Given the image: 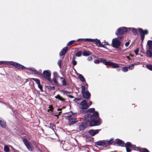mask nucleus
Here are the masks:
<instances>
[{
	"instance_id": "f257e3e1",
	"label": "nucleus",
	"mask_w": 152,
	"mask_h": 152,
	"mask_svg": "<svg viewBox=\"0 0 152 152\" xmlns=\"http://www.w3.org/2000/svg\"><path fill=\"white\" fill-rule=\"evenodd\" d=\"M98 118V113L96 111L86 115L84 116V120L86 122H89L91 126H99L101 124V120L97 119Z\"/></svg>"
},
{
	"instance_id": "f03ea898",
	"label": "nucleus",
	"mask_w": 152,
	"mask_h": 152,
	"mask_svg": "<svg viewBox=\"0 0 152 152\" xmlns=\"http://www.w3.org/2000/svg\"><path fill=\"white\" fill-rule=\"evenodd\" d=\"M123 38V36L118 37L116 38L113 39L112 40V46L113 48L118 49V50L120 51L121 50L119 47L120 46L121 43L120 40Z\"/></svg>"
},
{
	"instance_id": "7ed1b4c3",
	"label": "nucleus",
	"mask_w": 152,
	"mask_h": 152,
	"mask_svg": "<svg viewBox=\"0 0 152 152\" xmlns=\"http://www.w3.org/2000/svg\"><path fill=\"white\" fill-rule=\"evenodd\" d=\"M75 114L72 113H70L68 115L66 116V118L69 120L68 124L70 125L77 121V118H75Z\"/></svg>"
},
{
	"instance_id": "20e7f679",
	"label": "nucleus",
	"mask_w": 152,
	"mask_h": 152,
	"mask_svg": "<svg viewBox=\"0 0 152 152\" xmlns=\"http://www.w3.org/2000/svg\"><path fill=\"white\" fill-rule=\"evenodd\" d=\"M100 61L101 62L104 63L105 65L110 66L113 68H116L119 66L118 64L110 61H107L106 60L104 59L101 58L100 59Z\"/></svg>"
},
{
	"instance_id": "39448f33",
	"label": "nucleus",
	"mask_w": 152,
	"mask_h": 152,
	"mask_svg": "<svg viewBox=\"0 0 152 152\" xmlns=\"http://www.w3.org/2000/svg\"><path fill=\"white\" fill-rule=\"evenodd\" d=\"M81 92L83 97L84 98L87 99L90 97L91 94L88 91L87 87H86L84 86H82Z\"/></svg>"
},
{
	"instance_id": "423d86ee",
	"label": "nucleus",
	"mask_w": 152,
	"mask_h": 152,
	"mask_svg": "<svg viewBox=\"0 0 152 152\" xmlns=\"http://www.w3.org/2000/svg\"><path fill=\"white\" fill-rule=\"evenodd\" d=\"M4 64L8 65L9 64L14 66L16 67H18L19 64L16 62L13 61H0V65Z\"/></svg>"
},
{
	"instance_id": "0eeeda50",
	"label": "nucleus",
	"mask_w": 152,
	"mask_h": 152,
	"mask_svg": "<svg viewBox=\"0 0 152 152\" xmlns=\"http://www.w3.org/2000/svg\"><path fill=\"white\" fill-rule=\"evenodd\" d=\"M127 31L126 28L125 27H122L118 28L115 32L117 35H119L126 33Z\"/></svg>"
},
{
	"instance_id": "6e6552de",
	"label": "nucleus",
	"mask_w": 152,
	"mask_h": 152,
	"mask_svg": "<svg viewBox=\"0 0 152 152\" xmlns=\"http://www.w3.org/2000/svg\"><path fill=\"white\" fill-rule=\"evenodd\" d=\"M125 147L127 152H130L132 149L134 150V148L136 147L134 145H132L129 142H128L126 143Z\"/></svg>"
},
{
	"instance_id": "1a4fd4ad",
	"label": "nucleus",
	"mask_w": 152,
	"mask_h": 152,
	"mask_svg": "<svg viewBox=\"0 0 152 152\" xmlns=\"http://www.w3.org/2000/svg\"><path fill=\"white\" fill-rule=\"evenodd\" d=\"M22 140L28 150L29 151H32V148L31 144L28 141L24 138L22 139Z\"/></svg>"
},
{
	"instance_id": "9d476101",
	"label": "nucleus",
	"mask_w": 152,
	"mask_h": 152,
	"mask_svg": "<svg viewBox=\"0 0 152 152\" xmlns=\"http://www.w3.org/2000/svg\"><path fill=\"white\" fill-rule=\"evenodd\" d=\"M43 74L44 78L49 81L50 79L51 75L50 71L49 70H45L43 71Z\"/></svg>"
},
{
	"instance_id": "9b49d317",
	"label": "nucleus",
	"mask_w": 152,
	"mask_h": 152,
	"mask_svg": "<svg viewBox=\"0 0 152 152\" xmlns=\"http://www.w3.org/2000/svg\"><path fill=\"white\" fill-rule=\"evenodd\" d=\"M139 32L141 35V39L142 41L143 40L145 37V34H147L148 33V31L147 30L143 31L142 28L139 29Z\"/></svg>"
},
{
	"instance_id": "f8f14e48",
	"label": "nucleus",
	"mask_w": 152,
	"mask_h": 152,
	"mask_svg": "<svg viewBox=\"0 0 152 152\" xmlns=\"http://www.w3.org/2000/svg\"><path fill=\"white\" fill-rule=\"evenodd\" d=\"M80 108L82 109H86L89 107L86 100H83L80 104Z\"/></svg>"
},
{
	"instance_id": "ddd939ff",
	"label": "nucleus",
	"mask_w": 152,
	"mask_h": 152,
	"mask_svg": "<svg viewBox=\"0 0 152 152\" xmlns=\"http://www.w3.org/2000/svg\"><path fill=\"white\" fill-rule=\"evenodd\" d=\"M93 42L95 43L99 47L104 48V45L100 42V41L96 39H94V41Z\"/></svg>"
},
{
	"instance_id": "4468645a",
	"label": "nucleus",
	"mask_w": 152,
	"mask_h": 152,
	"mask_svg": "<svg viewBox=\"0 0 152 152\" xmlns=\"http://www.w3.org/2000/svg\"><path fill=\"white\" fill-rule=\"evenodd\" d=\"M68 47H66L64 48L59 53V56H64L68 50Z\"/></svg>"
},
{
	"instance_id": "2eb2a0df",
	"label": "nucleus",
	"mask_w": 152,
	"mask_h": 152,
	"mask_svg": "<svg viewBox=\"0 0 152 152\" xmlns=\"http://www.w3.org/2000/svg\"><path fill=\"white\" fill-rule=\"evenodd\" d=\"M100 130L99 129L90 130L89 131V133L91 136H93L97 134Z\"/></svg>"
},
{
	"instance_id": "dca6fc26",
	"label": "nucleus",
	"mask_w": 152,
	"mask_h": 152,
	"mask_svg": "<svg viewBox=\"0 0 152 152\" xmlns=\"http://www.w3.org/2000/svg\"><path fill=\"white\" fill-rule=\"evenodd\" d=\"M86 127V124L84 123H81L79 124L78 129L80 131L83 130Z\"/></svg>"
},
{
	"instance_id": "f3484780",
	"label": "nucleus",
	"mask_w": 152,
	"mask_h": 152,
	"mask_svg": "<svg viewBox=\"0 0 152 152\" xmlns=\"http://www.w3.org/2000/svg\"><path fill=\"white\" fill-rule=\"evenodd\" d=\"M134 150L139 151L141 152H149V151L145 148H140L139 147H136L134 148Z\"/></svg>"
},
{
	"instance_id": "a211bd4d",
	"label": "nucleus",
	"mask_w": 152,
	"mask_h": 152,
	"mask_svg": "<svg viewBox=\"0 0 152 152\" xmlns=\"http://www.w3.org/2000/svg\"><path fill=\"white\" fill-rule=\"evenodd\" d=\"M49 82L52 84L53 85H58V83L56 79L54 77L53 80H51V78L49 81Z\"/></svg>"
},
{
	"instance_id": "6ab92c4d",
	"label": "nucleus",
	"mask_w": 152,
	"mask_h": 152,
	"mask_svg": "<svg viewBox=\"0 0 152 152\" xmlns=\"http://www.w3.org/2000/svg\"><path fill=\"white\" fill-rule=\"evenodd\" d=\"M97 145L99 146H105V140H100L96 142Z\"/></svg>"
},
{
	"instance_id": "aec40b11",
	"label": "nucleus",
	"mask_w": 152,
	"mask_h": 152,
	"mask_svg": "<svg viewBox=\"0 0 152 152\" xmlns=\"http://www.w3.org/2000/svg\"><path fill=\"white\" fill-rule=\"evenodd\" d=\"M115 142L119 145H120L121 146H123L124 144V142L118 139H116L115 140Z\"/></svg>"
},
{
	"instance_id": "412c9836",
	"label": "nucleus",
	"mask_w": 152,
	"mask_h": 152,
	"mask_svg": "<svg viewBox=\"0 0 152 152\" xmlns=\"http://www.w3.org/2000/svg\"><path fill=\"white\" fill-rule=\"evenodd\" d=\"M56 99H58L59 100L61 101H64L65 99L61 96L59 94H58L55 96Z\"/></svg>"
},
{
	"instance_id": "4be33fe9",
	"label": "nucleus",
	"mask_w": 152,
	"mask_h": 152,
	"mask_svg": "<svg viewBox=\"0 0 152 152\" xmlns=\"http://www.w3.org/2000/svg\"><path fill=\"white\" fill-rule=\"evenodd\" d=\"M113 139H111L108 140H105L106 146L112 144L113 142Z\"/></svg>"
},
{
	"instance_id": "5701e85b",
	"label": "nucleus",
	"mask_w": 152,
	"mask_h": 152,
	"mask_svg": "<svg viewBox=\"0 0 152 152\" xmlns=\"http://www.w3.org/2000/svg\"><path fill=\"white\" fill-rule=\"evenodd\" d=\"M81 40H84L85 41H87L89 42H93L94 41L93 39L86 38V39H79L76 40L77 42L78 41Z\"/></svg>"
},
{
	"instance_id": "b1692460",
	"label": "nucleus",
	"mask_w": 152,
	"mask_h": 152,
	"mask_svg": "<svg viewBox=\"0 0 152 152\" xmlns=\"http://www.w3.org/2000/svg\"><path fill=\"white\" fill-rule=\"evenodd\" d=\"M0 125L3 128H5L6 127V124L5 122L1 119L0 118Z\"/></svg>"
},
{
	"instance_id": "393cba45",
	"label": "nucleus",
	"mask_w": 152,
	"mask_h": 152,
	"mask_svg": "<svg viewBox=\"0 0 152 152\" xmlns=\"http://www.w3.org/2000/svg\"><path fill=\"white\" fill-rule=\"evenodd\" d=\"M128 28L130 30L132 31V32L134 33L135 35L137 34V31L136 28Z\"/></svg>"
},
{
	"instance_id": "a878e982",
	"label": "nucleus",
	"mask_w": 152,
	"mask_h": 152,
	"mask_svg": "<svg viewBox=\"0 0 152 152\" xmlns=\"http://www.w3.org/2000/svg\"><path fill=\"white\" fill-rule=\"evenodd\" d=\"M146 54L147 56L149 57H151L152 56V53L150 50H146Z\"/></svg>"
},
{
	"instance_id": "bb28decb",
	"label": "nucleus",
	"mask_w": 152,
	"mask_h": 152,
	"mask_svg": "<svg viewBox=\"0 0 152 152\" xmlns=\"http://www.w3.org/2000/svg\"><path fill=\"white\" fill-rule=\"evenodd\" d=\"M4 151L6 152H9L10 151V149L8 145H4Z\"/></svg>"
},
{
	"instance_id": "cd10ccee",
	"label": "nucleus",
	"mask_w": 152,
	"mask_h": 152,
	"mask_svg": "<svg viewBox=\"0 0 152 152\" xmlns=\"http://www.w3.org/2000/svg\"><path fill=\"white\" fill-rule=\"evenodd\" d=\"M91 53L89 51H84L83 53V55L84 56H88L91 55Z\"/></svg>"
},
{
	"instance_id": "c85d7f7f",
	"label": "nucleus",
	"mask_w": 152,
	"mask_h": 152,
	"mask_svg": "<svg viewBox=\"0 0 152 152\" xmlns=\"http://www.w3.org/2000/svg\"><path fill=\"white\" fill-rule=\"evenodd\" d=\"M28 69L30 71L33 72V73L35 74H39L38 72H37V70H36V69L34 68H28Z\"/></svg>"
},
{
	"instance_id": "c756f323",
	"label": "nucleus",
	"mask_w": 152,
	"mask_h": 152,
	"mask_svg": "<svg viewBox=\"0 0 152 152\" xmlns=\"http://www.w3.org/2000/svg\"><path fill=\"white\" fill-rule=\"evenodd\" d=\"M61 91L62 92V93L64 95H65L68 96L69 94H70L71 92V91H67L65 90H61Z\"/></svg>"
},
{
	"instance_id": "7c9ffc66",
	"label": "nucleus",
	"mask_w": 152,
	"mask_h": 152,
	"mask_svg": "<svg viewBox=\"0 0 152 152\" xmlns=\"http://www.w3.org/2000/svg\"><path fill=\"white\" fill-rule=\"evenodd\" d=\"M78 77L80 80L82 82H86L85 78L82 75L80 74H78Z\"/></svg>"
},
{
	"instance_id": "2f4dec72",
	"label": "nucleus",
	"mask_w": 152,
	"mask_h": 152,
	"mask_svg": "<svg viewBox=\"0 0 152 152\" xmlns=\"http://www.w3.org/2000/svg\"><path fill=\"white\" fill-rule=\"evenodd\" d=\"M147 44L148 46L149 49L150 50L152 47V41L148 40L147 42Z\"/></svg>"
},
{
	"instance_id": "473e14b6",
	"label": "nucleus",
	"mask_w": 152,
	"mask_h": 152,
	"mask_svg": "<svg viewBox=\"0 0 152 152\" xmlns=\"http://www.w3.org/2000/svg\"><path fill=\"white\" fill-rule=\"evenodd\" d=\"M136 64H132L130 65L129 66L128 68L130 70H132L134 68V66Z\"/></svg>"
},
{
	"instance_id": "72a5a7b5",
	"label": "nucleus",
	"mask_w": 152,
	"mask_h": 152,
	"mask_svg": "<svg viewBox=\"0 0 152 152\" xmlns=\"http://www.w3.org/2000/svg\"><path fill=\"white\" fill-rule=\"evenodd\" d=\"M32 79L34 80L37 84H38L40 83V81L39 79L34 78H32Z\"/></svg>"
},
{
	"instance_id": "f704fd0d",
	"label": "nucleus",
	"mask_w": 152,
	"mask_h": 152,
	"mask_svg": "<svg viewBox=\"0 0 152 152\" xmlns=\"http://www.w3.org/2000/svg\"><path fill=\"white\" fill-rule=\"evenodd\" d=\"M147 68L150 70L152 71V65H147L146 66Z\"/></svg>"
},
{
	"instance_id": "c9c22d12",
	"label": "nucleus",
	"mask_w": 152,
	"mask_h": 152,
	"mask_svg": "<svg viewBox=\"0 0 152 152\" xmlns=\"http://www.w3.org/2000/svg\"><path fill=\"white\" fill-rule=\"evenodd\" d=\"M95 109L94 108H90L88 110V112L90 113H93V112H94Z\"/></svg>"
},
{
	"instance_id": "e433bc0d",
	"label": "nucleus",
	"mask_w": 152,
	"mask_h": 152,
	"mask_svg": "<svg viewBox=\"0 0 152 152\" xmlns=\"http://www.w3.org/2000/svg\"><path fill=\"white\" fill-rule=\"evenodd\" d=\"M123 71L124 72H127L128 70V67H123V68L122 69Z\"/></svg>"
},
{
	"instance_id": "4c0bfd02",
	"label": "nucleus",
	"mask_w": 152,
	"mask_h": 152,
	"mask_svg": "<svg viewBox=\"0 0 152 152\" xmlns=\"http://www.w3.org/2000/svg\"><path fill=\"white\" fill-rule=\"evenodd\" d=\"M76 56L77 57H80L81 56L82 53L81 52L78 51L76 53Z\"/></svg>"
},
{
	"instance_id": "58836bf2",
	"label": "nucleus",
	"mask_w": 152,
	"mask_h": 152,
	"mask_svg": "<svg viewBox=\"0 0 152 152\" xmlns=\"http://www.w3.org/2000/svg\"><path fill=\"white\" fill-rule=\"evenodd\" d=\"M75 41H76L75 40H72L70 41H69L67 44V45L68 46H69L70 45H72V43H73L74 42H75Z\"/></svg>"
},
{
	"instance_id": "ea45409f",
	"label": "nucleus",
	"mask_w": 152,
	"mask_h": 152,
	"mask_svg": "<svg viewBox=\"0 0 152 152\" xmlns=\"http://www.w3.org/2000/svg\"><path fill=\"white\" fill-rule=\"evenodd\" d=\"M62 85L63 86H66L67 85V83L65 79H63L61 82Z\"/></svg>"
},
{
	"instance_id": "a19ab883",
	"label": "nucleus",
	"mask_w": 152,
	"mask_h": 152,
	"mask_svg": "<svg viewBox=\"0 0 152 152\" xmlns=\"http://www.w3.org/2000/svg\"><path fill=\"white\" fill-rule=\"evenodd\" d=\"M39 88L41 91L42 90V86L40 84V83L37 84Z\"/></svg>"
},
{
	"instance_id": "79ce46f5",
	"label": "nucleus",
	"mask_w": 152,
	"mask_h": 152,
	"mask_svg": "<svg viewBox=\"0 0 152 152\" xmlns=\"http://www.w3.org/2000/svg\"><path fill=\"white\" fill-rule=\"evenodd\" d=\"M26 68L24 66L20 64V69H26Z\"/></svg>"
},
{
	"instance_id": "37998d69",
	"label": "nucleus",
	"mask_w": 152,
	"mask_h": 152,
	"mask_svg": "<svg viewBox=\"0 0 152 152\" xmlns=\"http://www.w3.org/2000/svg\"><path fill=\"white\" fill-rule=\"evenodd\" d=\"M49 108H50L48 110L49 111V110L52 111L53 110V108L52 106L50 105Z\"/></svg>"
},
{
	"instance_id": "c03bdc74",
	"label": "nucleus",
	"mask_w": 152,
	"mask_h": 152,
	"mask_svg": "<svg viewBox=\"0 0 152 152\" xmlns=\"http://www.w3.org/2000/svg\"><path fill=\"white\" fill-rule=\"evenodd\" d=\"M72 64L73 65L75 66L77 64V61L74 59L72 60Z\"/></svg>"
},
{
	"instance_id": "a18cd8bd",
	"label": "nucleus",
	"mask_w": 152,
	"mask_h": 152,
	"mask_svg": "<svg viewBox=\"0 0 152 152\" xmlns=\"http://www.w3.org/2000/svg\"><path fill=\"white\" fill-rule=\"evenodd\" d=\"M62 61V60H58V64L60 68L61 67V64Z\"/></svg>"
},
{
	"instance_id": "49530a36",
	"label": "nucleus",
	"mask_w": 152,
	"mask_h": 152,
	"mask_svg": "<svg viewBox=\"0 0 152 152\" xmlns=\"http://www.w3.org/2000/svg\"><path fill=\"white\" fill-rule=\"evenodd\" d=\"M87 59L89 61H91L92 60V58L91 56H89L87 58Z\"/></svg>"
},
{
	"instance_id": "de8ad7c7",
	"label": "nucleus",
	"mask_w": 152,
	"mask_h": 152,
	"mask_svg": "<svg viewBox=\"0 0 152 152\" xmlns=\"http://www.w3.org/2000/svg\"><path fill=\"white\" fill-rule=\"evenodd\" d=\"M99 60L97 59H96L94 60V62L95 64H99Z\"/></svg>"
},
{
	"instance_id": "09e8293b",
	"label": "nucleus",
	"mask_w": 152,
	"mask_h": 152,
	"mask_svg": "<svg viewBox=\"0 0 152 152\" xmlns=\"http://www.w3.org/2000/svg\"><path fill=\"white\" fill-rule=\"evenodd\" d=\"M138 52H139V50L138 49H137L136 50H135L134 51L136 55H137L138 54Z\"/></svg>"
},
{
	"instance_id": "8fccbe9b",
	"label": "nucleus",
	"mask_w": 152,
	"mask_h": 152,
	"mask_svg": "<svg viewBox=\"0 0 152 152\" xmlns=\"http://www.w3.org/2000/svg\"><path fill=\"white\" fill-rule=\"evenodd\" d=\"M129 42H127L125 43V45L127 47L129 45Z\"/></svg>"
},
{
	"instance_id": "3c124183",
	"label": "nucleus",
	"mask_w": 152,
	"mask_h": 152,
	"mask_svg": "<svg viewBox=\"0 0 152 152\" xmlns=\"http://www.w3.org/2000/svg\"><path fill=\"white\" fill-rule=\"evenodd\" d=\"M68 96L71 98H74V97L73 96L71 95H69V94Z\"/></svg>"
},
{
	"instance_id": "603ef678",
	"label": "nucleus",
	"mask_w": 152,
	"mask_h": 152,
	"mask_svg": "<svg viewBox=\"0 0 152 152\" xmlns=\"http://www.w3.org/2000/svg\"><path fill=\"white\" fill-rule=\"evenodd\" d=\"M105 44H104V45H109V44L107 42H104Z\"/></svg>"
},
{
	"instance_id": "864d4df0",
	"label": "nucleus",
	"mask_w": 152,
	"mask_h": 152,
	"mask_svg": "<svg viewBox=\"0 0 152 152\" xmlns=\"http://www.w3.org/2000/svg\"><path fill=\"white\" fill-rule=\"evenodd\" d=\"M89 106L91 105L92 104V102L91 101H90L89 102Z\"/></svg>"
},
{
	"instance_id": "5fc2aeb1",
	"label": "nucleus",
	"mask_w": 152,
	"mask_h": 152,
	"mask_svg": "<svg viewBox=\"0 0 152 152\" xmlns=\"http://www.w3.org/2000/svg\"><path fill=\"white\" fill-rule=\"evenodd\" d=\"M121 69L120 68H118L117 69V71L119 72L120 71Z\"/></svg>"
},
{
	"instance_id": "6e6d98bb",
	"label": "nucleus",
	"mask_w": 152,
	"mask_h": 152,
	"mask_svg": "<svg viewBox=\"0 0 152 152\" xmlns=\"http://www.w3.org/2000/svg\"><path fill=\"white\" fill-rule=\"evenodd\" d=\"M126 57V58H128L129 60H130V59H130V58H129V56H127Z\"/></svg>"
},
{
	"instance_id": "4d7b16f0",
	"label": "nucleus",
	"mask_w": 152,
	"mask_h": 152,
	"mask_svg": "<svg viewBox=\"0 0 152 152\" xmlns=\"http://www.w3.org/2000/svg\"><path fill=\"white\" fill-rule=\"evenodd\" d=\"M60 79L61 80H63V79H64L63 77H60Z\"/></svg>"
},
{
	"instance_id": "13d9d810",
	"label": "nucleus",
	"mask_w": 152,
	"mask_h": 152,
	"mask_svg": "<svg viewBox=\"0 0 152 152\" xmlns=\"http://www.w3.org/2000/svg\"><path fill=\"white\" fill-rule=\"evenodd\" d=\"M61 109H59V108H58V111H61Z\"/></svg>"
},
{
	"instance_id": "bf43d9fd",
	"label": "nucleus",
	"mask_w": 152,
	"mask_h": 152,
	"mask_svg": "<svg viewBox=\"0 0 152 152\" xmlns=\"http://www.w3.org/2000/svg\"><path fill=\"white\" fill-rule=\"evenodd\" d=\"M61 113V112H59V114H58V115H60V113Z\"/></svg>"
},
{
	"instance_id": "052dcab7",
	"label": "nucleus",
	"mask_w": 152,
	"mask_h": 152,
	"mask_svg": "<svg viewBox=\"0 0 152 152\" xmlns=\"http://www.w3.org/2000/svg\"><path fill=\"white\" fill-rule=\"evenodd\" d=\"M86 85L87 86V87L88 86V85L87 83H86Z\"/></svg>"
},
{
	"instance_id": "680f3d73",
	"label": "nucleus",
	"mask_w": 152,
	"mask_h": 152,
	"mask_svg": "<svg viewBox=\"0 0 152 152\" xmlns=\"http://www.w3.org/2000/svg\"><path fill=\"white\" fill-rule=\"evenodd\" d=\"M9 146H10L11 148H12V146H11V145H9Z\"/></svg>"
},
{
	"instance_id": "e2e57ef3",
	"label": "nucleus",
	"mask_w": 152,
	"mask_h": 152,
	"mask_svg": "<svg viewBox=\"0 0 152 152\" xmlns=\"http://www.w3.org/2000/svg\"><path fill=\"white\" fill-rule=\"evenodd\" d=\"M130 56H132V55H131V54L130 55Z\"/></svg>"
},
{
	"instance_id": "0e129e2a",
	"label": "nucleus",
	"mask_w": 152,
	"mask_h": 152,
	"mask_svg": "<svg viewBox=\"0 0 152 152\" xmlns=\"http://www.w3.org/2000/svg\"><path fill=\"white\" fill-rule=\"evenodd\" d=\"M53 125V126H55L54 125Z\"/></svg>"
}]
</instances>
